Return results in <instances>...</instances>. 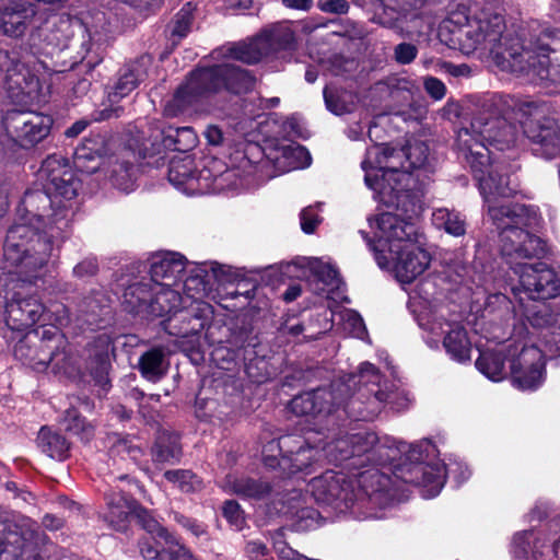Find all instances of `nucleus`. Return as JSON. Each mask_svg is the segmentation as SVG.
Returning a JSON list of instances; mask_svg holds the SVG:
<instances>
[{"mask_svg": "<svg viewBox=\"0 0 560 560\" xmlns=\"http://www.w3.org/2000/svg\"><path fill=\"white\" fill-rule=\"evenodd\" d=\"M35 234L26 224H14L7 233L3 257L9 277L0 280V298L4 299L2 314L11 332H24L40 322L46 307L34 293L32 283L44 276V269L51 253L50 242L34 243Z\"/></svg>", "mask_w": 560, "mask_h": 560, "instance_id": "obj_1", "label": "nucleus"}, {"mask_svg": "<svg viewBox=\"0 0 560 560\" xmlns=\"http://www.w3.org/2000/svg\"><path fill=\"white\" fill-rule=\"evenodd\" d=\"M494 104V97L486 98L485 110L476 114L468 127L460 128L456 138L458 151L470 165L486 202L495 196L511 197L517 189L503 173V164L491 158L490 147L499 151L513 148L520 138V127L490 110Z\"/></svg>", "mask_w": 560, "mask_h": 560, "instance_id": "obj_2", "label": "nucleus"}, {"mask_svg": "<svg viewBox=\"0 0 560 560\" xmlns=\"http://www.w3.org/2000/svg\"><path fill=\"white\" fill-rule=\"evenodd\" d=\"M458 42L465 54L489 55L503 71L528 79H555L547 56L544 55L537 66L534 62L535 38L525 44L520 36L506 32L503 15L491 9H482L468 19L459 30Z\"/></svg>", "mask_w": 560, "mask_h": 560, "instance_id": "obj_3", "label": "nucleus"}, {"mask_svg": "<svg viewBox=\"0 0 560 560\" xmlns=\"http://www.w3.org/2000/svg\"><path fill=\"white\" fill-rule=\"evenodd\" d=\"M39 174L45 179L44 190H32L24 195L19 208L20 222L16 224H26L32 230L35 234L33 244L39 237L48 240L52 247L54 240L61 237L69 226L79 180L57 156H48Z\"/></svg>", "mask_w": 560, "mask_h": 560, "instance_id": "obj_4", "label": "nucleus"}, {"mask_svg": "<svg viewBox=\"0 0 560 560\" xmlns=\"http://www.w3.org/2000/svg\"><path fill=\"white\" fill-rule=\"evenodd\" d=\"M499 198H491L488 213L500 232L501 254L513 269L527 265L524 260L540 258L545 252V243L536 235L523 228H534L538 224L537 212L525 205H497Z\"/></svg>", "mask_w": 560, "mask_h": 560, "instance_id": "obj_5", "label": "nucleus"}, {"mask_svg": "<svg viewBox=\"0 0 560 560\" xmlns=\"http://www.w3.org/2000/svg\"><path fill=\"white\" fill-rule=\"evenodd\" d=\"M386 205L393 206L396 212H383L375 219L369 218L370 228L374 230L376 241L374 243L368 234L361 231L374 253L380 268L389 267L388 255L404 248L407 243L420 241L421 234L413 222V217L420 211L419 202L409 190L397 189L396 192L386 196Z\"/></svg>", "mask_w": 560, "mask_h": 560, "instance_id": "obj_6", "label": "nucleus"}, {"mask_svg": "<svg viewBox=\"0 0 560 560\" xmlns=\"http://www.w3.org/2000/svg\"><path fill=\"white\" fill-rule=\"evenodd\" d=\"M253 86L254 78L231 62L197 69L165 104L164 115L175 117L199 98L222 89L240 94L249 91Z\"/></svg>", "mask_w": 560, "mask_h": 560, "instance_id": "obj_7", "label": "nucleus"}, {"mask_svg": "<svg viewBox=\"0 0 560 560\" xmlns=\"http://www.w3.org/2000/svg\"><path fill=\"white\" fill-rule=\"evenodd\" d=\"M16 360L36 372L51 369L55 373L73 374L82 369L79 358L71 351L69 342L56 326L26 334L14 346Z\"/></svg>", "mask_w": 560, "mask_h": 560, "instance_id": "obj_8", "label": "nucleus"}, {"mask_svg": "<svg viewBox=\"0 0 560 560\" xmlns=\"http://www.w3.org/2000/svg\"><path fill=\"white\" fill-rule=\"evenodd\" d=\"M357 377L355 383H359L360 387L347 401L343 399L341 405L348 417L371 421L378 416L385 404L396 410L406 406L407 398L404 393L393 383L382 384L381 375L372 363H362Z\"/></svg>", "mask_w": 560, "mask_h": 560, "instance_id": "obj_9", "label": "nucleus"}, {"mask_svg": "<svg viewBox=\"0 0 560 560\" xmlns=\"http://www.w3.org/2000/svg\"><path fill=\"white\" fill-rule=\"evenodd\" d=\"M194 283L201 287L197 289V293L206 291V284L198 277L185 280V298L174 289L175 285L133 283L126 289L124 300L131 312L147 311L150 315L162 317L179 311L186 304L187 299H197L196 294L190 293Z\"/></svg>", "mask_w": 560, "mask_h": 560, "instance_id": "obj_10", "label": "nucleus"}, {"mask_svg": "<svg viewBox=\"0 0 560 560\" xmlns=\"http://www.w3.org/2000/svg\"><path fill=\"white\" fill-rule=\"evenodd\" d=\"M0 71L5 74L10 97L16 103L46 102L50 94L49 73L39 61L21 63L15 51L0 50Z\"/></svg>", "mask_w": 560, "mask_h": 560, "instance_id": "obj_11", "label": "nucleus"}, {"mask_svg": "<svg viewBox=\"0 0 560 560\" xmlns=\"http://www.w3.org/2000/svg\"><path fill=\"white\" fill-rule=\"evenodd\" d=\"M398 450L406 452L408 459L416 463L408 471L410 476L404 477V480L421 487L424 498H434L440 493L447 474H452L458 483L464 482L470 477V470L460 464L446 467L440 462L433 464L422 463L424 459L423 453L429 454L434 451V445L428 440L411 445L400 442Z\"/></svg>", "mask_w": 560, "mask_h": 560, "instance_id": "obj_12", "label": "nucleus"}, {"mask_svg": "<svg viewBox=\"0 0 560 560\" xmlns=\"http://www.w3.org/2000/svg\"><path fill=\"white\" fill-rule=\"evenodd\" d=\"M402 156L404 152L383 144H374L366 150L361 163L365 173L364 182L383 202H387L386 196L396 192L397 189L408 190L409 176L399 173Z\"/></svg>", "mask_w": 560, "mask_h": 560, "instance_id": "obj_13", "label": "nucleus"}, {"mask_svg": "<svg viewBox=\"0 0 560 560\" xmlns=\"http://www.w3.org/2000/svg\"><path fill=\"white\" fill-rule=\"evenodd\" d=\"M326 457L336 464L349 462V467L360 468L369 464L383 465L395 459L390 446L381 443L374 432L359 431L328 442L324 446Z\"/></svg>", "mask_w": 560, "mask_h": 560, "instance_id": "obj_14", "label": "nucleus"}, {"mask_svg": "<svg viewBox=\"0 0 560 560\" xmlns=\"http://www.w3.org/2000/svg\"><path fill=\"white\" fill-rule=\"evenodd\" d=\"M294 46L291 25L279 23L265 28L249 43L237 44L228 49V57L245 63H256L262 57Z\"/></svg>", "mask_w": 560, "mask_h": 560, "instance_id": "obj_15", "label": "nucleus"}, {"mask_svg": "<svg viewBox=\"0 0 560 560\" xmlns=\"http://www.w3.org/2000/svg\"><path fill=\"white\" fill-rule=\"evenodd\" d=\"M234 176L235 173L229 170L213 175L208 166L196 175L194 161L189 158L173 160L168 168L170 183L188 195L222 191L226 187V182Z\"/></svg>", "mask_w": 560, "mask_h": 560, "instance_id": "obj_16", "label": "nucleus"}, {"mask_svg": "<svg viewBox=\"0 0 560 560\" xmlns=\"http://www.w3.org/2000/svg\"><path fill=\"white\" fill-rule=\"evenodd\" d=\"M52 118L36 110L10 109L2 124L7 136L19 147L31 149L43 141L50 132Z\"/></svg>", "mask_w": 560, "mask_h": 560, "instance_id": "obj_17", "label": "nucleus"}, {"mask_svg": "<svg viewBox=\"0 0 560 560\" xmlns=\"http://www.w3.org/2000/svg\"><path fill=\"white\" fill-rule=\"evenodd\" d=\"M520 287L513 289L514 295L523 305L525 300L544 301L560 293V281L555 271L545 262L524 265L516 269Z\"/></svg>", "mask_w": 560, "mask_h": 560, "instance_id": "obj_18", "label": "nucleus"}, {"mask_svg": "<svg viewBox=\"0 0 560 560\" xmlns=\"http://www.w3.org/2000/svg\"><path fill=\"white\" fill-rule=\"evenodd\" d=\"M135 515L154 539V544L149 541L141 544L140 551L144 560H196L189 550L179 544L156 520L151 517L145 510L138 506V512Z\"/></svg>", "mask_w": 560, "mask_h": 560, "instance_id": "obj_19", "label": "nucleus"}, {"mask_svg": "<svg viewBox=\"0 0 560 560\" xmlns=\"http://www.w3.org/2000/svg\"><path fill=\"white\" fill-rule=\"evenodd\" d=\"M512 552L517 560H560V533L520 532L514 535Z\"/></svg>", "mask_w": 560, "mask_h": 560, "instance_id": "obj_20", "label": "nucleus"}, {"mask_svg": "<svg viewBox=\"0 0 560 560\" xmlns=\"http://www.w3.org/2000/svg\"><path fill=\"white\" fill-rule=\"evenodd\" d=\"M512 380L516 387L523 390H534L545 378V362L540 349L535 346H524L520 342V350L511 364Z\"/></svg>", "mask_w": 560, "mask_h": 560, "instance_id": "obj_21", "label": "nucleus"}, {"mask_svg": "<svg viewBox=\"0 0 560 560\" xmlns=\"http://www.w3.org/2000/svg\"><path fill=\"white\" fill-rule=\"evenodd\" d=\"M310 489L317 502L346 508L354 499L352 482L343 472L327 470L322 476L312 479Z\"/></svg>", "mask_w": 560, "mask_h": 560, "instance_id": "obj_22", "label": "nucleus"}, {"mask_svg": "<svg viewBox=\"0 0 560 560\" xmlns=\"http://www.w3.org/2000/svg\"><path fill=\"white\" fill-rule=\"evenodd\" d=\"M389 268L398 281L410 283L420 277L431 264V255L423 248L421 242L407 243L404 248L389 254Z\"/></svg>", "mask_w": 560, "mask_h": 560, "instance_id": "obj_23", "label": "nucleus"}, {"mask_svg": "<svg viewBox=\"0 0 560 560\" xmlns=\"http://www.w3.org/2000/svg\"><path fill=\"white\" fill-rule=\"evenodd\" d=\"M72 33L69 19L60 18L56 22L47 21L32 30L28 46L33 54H51L54 49L68 46Z\"/></svg>", "mask_w": 560, "mask_h": 560, "instance_id": "obj_24", "label": "nucleus"}, {"mask_svg": "<svg viewBox=\"0 0 560 560\" xmlns=\"http://www.w3.org/2000/svg\"><path fill=\"white\" fill-rule=\"evenodd\" d=\"M430 330L434 335H444L443 347L453 360L460 363L470 360V341L459 323L435 318Z\"/></svg>", "mask_w": 560, "mask_h": 560, "instance_id": "obj_25", "label": "nucleus"}, {"mask_svg": "<svg viewBox=\"0 0 560 560\" xmlns=\"http://www.w3.org/2000/svg\"><path fill=\"white\" fill-rule=\"evenodd\" d=\"M137 158L133 152L124 149L116 155H112L103 162L104 173L110 184L125 192L135 188L138 168L135 165Z\"/></svg>", "mask_w": 560, "mask_h": 560, "instance_id": "obj_26", "label": "nucleus"}, {"mask_svg": "<svg viewBox=\"0 0 560 560\" xmlns=\"http://www.w3.org/2000/svg\"><path fill=\"white\" fill-rule=\"evenodd\" d=\"M278 446L282 453L280 466L288 469L290 474L302 471L310 467L317 459L318 451L305 443L301 436H282Z\"/></svg>", "mask_w": 560, "mask_h": 560, "instance_id": "obj_27", "label": "nucleus"}, {"mask_svg": "<svg viewBox=\"0 0 560 560\" xmlns=\"http://www.w3.org/2000/svg\"><path fill=\"white\" fill-rule=\"evenodd\" d=\"M186 268L185 257L178 253L159 252L150 258L151 279L148 283L178 285Z\"/></svg>", "mask_w": 560, "mask_h": 560, "instance_id": "obj_28", "label": "nucleus"}, {"mask_svg": "<svg viewBox=\"0 0 560 560\" xmlns=\"http://www.w3.org/2000/svg\"><path fill=\"white\" fill-rule=\"evenodd\" d=\"M523 132L532 142L539 145L535 151L547 159L553 158L560 150V127L553 119H527L523 124Z\"/></svg>", "mask_w": 560, "mask_h": 560, "instance_id": "obj_29", "label": "nucleus"}, {"mask_svg": "<svg viewBox=\"0 0 560 560\" xmlns=\"http://www.w3.org/2000/svg\"><path fill=\"white\" fill-rule=\"evenodd\" d=\"M37 15L36 7L25 1H12L0 11V31L10 37H21Z\"/></svg>", "mask_w": 560, "mask_h": 560, "instance_id": "obj_30", "label": "nucleus"}, {"mask_svg": "<svg viewBox=\"0 0 560 560\" xmlns=\"http://www.w3.org/2000/svg\"><path fill=\"white\" fill-rule=\"evenodd\" d=\"M104 521L116 530H125L130 518L138 512V504L122 490L110 488L104 495Z\"/></svg>", "mask_w": 560, "mask_h": 560, "instance_id": "obj_31", "label": "nucleus"}, {"mask_svg": "<svg viewBox=\"0 0 560 560\" xmlns=\"http://www.w3.org/2000/svg\"><path fill=\"white\" fill-rule=\"evenodd\" d=\"M520 350V342L513 341L501 345L495 349H487L480 352L476 360V368L486 377L493 382H499L504 377V360L508 359L512 363Z\"/></svg>", "mask_w": 560, "mask_h": 560, "instance_id": "obj_32", "label": "nucleus"}, {"mask_svg": "<svg viewBox=\"0 0 560 560\" xmlns=\"http://www.w3.org/2000/svg\"><path fill=\"white\" fill-rule=\"evenodd\" d=\"M110 341L106 335L98 336L84 350V369L102 385L107 383Z\"/></svg>", "mask_w": 560, "mask_h": 560, "instance_id": "obj_33", "label": "nucleus"}, {"mask_svg": "<svg viewBox=\"0 0 560 560\" xmlns=\"http://www.w3.org/2000/svg\"><path fill=\"white\" fill-rule=\"evenodd\" d=\"M560 52V31H544L535 37V54L534 62L538 65L539 59L542 56L549 58V69L555 79L538 80L537 78L529 77V80L534 83H542L546 81L557 82L560 79V69L553 65V61L558 60L557 54Z\"/></svg>", "mask_w": 560, "mask_h": 560, "instance_id": "obj_34", "label": "nucleus"}, {"mask_svg": "<svg viewBox=\"0 0 560 560\" xmlns=\"http://www.w3.org/2000/svg\"><path fill=\"white\" fill-rule=\"evenodd\" d=\"M346 386L343 384H335L331 388H317L311 390L312 409L314 417H326L337 411L343 404V394Z\"/></svg>", "mask_w": 560, "mask_h": 560, "instance_id": "obj_35", "label": "nucleus"}, {"mask_svg": "<svg viewBox=\"0 0 560 560\" xmlns=\"http://www.w3.org/2000/svg\"><path fill=\"white\" fill-rule=\"evenodd\" d=\"M272 160L281 172L304 168L311 164L310 152L298 143H290L278 148Z\"/></svg>", "mask_w": 560, "mask_h": 560, "instance_id": "obj_36", "label": "nucleus"}, {"mask_svg": "<svg viewBox=\"0 0 560 560\" xmlns=\"http://www.w3.org/2000/svg\"><path fill=\"white\" fill-rule=\"evenodd\" d=\"M222 487L241 497L258 500L266 498L271 491L267 481L231 475L225 478Z\"/></svg>", "mask_w": 560, "mask_h": 560, "instance_id": "obj_37", "label": "nucleus"}, {"mask_svg": "<svg viewBox=\"0 0 560 560\" xmlns=\"http://www.w3.org/2000/svg\"><path fill=\"white\" fill-rule=\"evenodd\" d=\"M104 152V139L101 136L85 139L74 151V165L78 170L86 173H94L98 168V163L89 165L102 158Z\"/></svg>", "mask_w": 560, "mask_h": 560, "instance_id": "obj_38", "label": "nucleus"}, {"mask_svg": "<svg viewBox=\"0 0 560 560\" xmlns=\"http://www.w3.org/2000/svg\"><path fill=\"white\" fill-rule=\"evenodd\" d=\"M398 151L404 152V156L400 160L399 173H405L409 176V183L411 182L410 172L416 168H420L425 165L429 156L428 145L420 141L413 140L408 142L407 147L399 149Z\"/></svg>", "mask_w": 560, "mask_h": 560, "instance_id": "obj_39", "label": "nucleus"}, {"mask_svg": "<svg viewBox=\"0 0 560 560\" xmlns=\"http://www.w3.org/2000/svg\"><path fill=\"white\" fill-rule=\"evenodd\" d=\"M182 448L178 435L170 432H161L152 448V457L156 463H175L179 459Z\"/></svg>", "mask_w": 560, "mask_h": 560, "instance_id": "obj_40", "label": "nucleus"}, {"mask_svg": "<svg viewBox=\"0 0 560 560\" xmlns=\"http://www.w3.org/2000/svg\"><path fill=\"white\" fill-rule=\"evenodd\" d=\"M432 222L439 230H444L453 236H463L466 233L464 217L448 208H438L432 213Z\"/></svg>", "mask_w": 560, "mask_h": 560, "instance_id": "obj_41", "label": "nucleus"}, {"mask_svg": "<svg viewBox=\"0 0 560 560\" xmlns=\"http://www.w3.org/2000/svg\"><path fill=\"white\" fill-rule=\"evenodd\" d=\"M145 78V72L139 65L125 70L120 74L113 90L108 93V101L114 104L132 92L137 85Z\"/></svg>", "mask_w": 560, "mask_h": 560, "instance_id": "obj_42", "label": "nucleus"}, {"mask_svg": "<svg viewBox=\"0 0 560 560\" xmlns=\"http://www.w3.org/2000/svg\"><path fill=\"white\" fill-rule=\"evenodd\" d=\"M37 441L40 450L49 457L58 460H62L67 457L69 443L61 434L48 428H42Z\"/></svg>", "mask_w": 560, "mask_h": 560, "instance_id": "obj_43", "label": "nucleus"}, {"mask_svg": "<svg viewBox=\"0 0 560 560\" xmlns=\"http://www.w3.org/2000/svg\"><path fill=\"white\" fill-rule=\"evenodd\" d=\"M138 366L144 378L158 382L165 374L162 350L154 348L144 352L139 359Z\"/></svg>", "mask_w": 560, "mask_h": 560, "instance_id": "obj_44", "label": "nucleus"}, {"mask_svg": "<svg viewBox=\"0 0 560 560\" xmlns=\"http://www.w3.org/2000/svg\"><path fill=\"white\" fill-rule=\"evenodd\" d=\"M324 98L327 109L336 115L349 113L354 106V96L351 93L330 86L324 89Z\"/></svg>", "mask_w": 560, "mask_h": 560, "instance_id": "obj_45", "label": "nucleus"}, {"mask_svg": "<svg viewBox=\"0 0 560 560\" xmlns=\"http://www.w3.org/2000/svg\"><path fill=\"white\" fill-rule=\"evenodd\" d=\"M164 478L185 493L196 492L202 488V481L191 470H166Z\"/></svg>", "mask_w": 560, "mask_h": 560, "instance_id": "obj_46", "label": "nucleus"}, {"mask_svg": "<svg viewBox=\"0 0 560 560\" xmlns=\"http://www.w3.org/2000/svg\"><path fill=\"white\" fill-rule=\"evenodd\" d=\"M385 84L390 96L402 102H410L413 94L419 91L417 83L407 77L387 78Z\"/></svg>", "mask_w": 560, "mask_h": 560, "instance_id": "obj_47", "label": "nucleus"}, {"mask_svg": "<svg viewBox=\"0 0 560 560\" xmlns=\"http://www.w3.org/2000/svg\"><path fill=\"white\" fill-rule=\"evenodd\" d=\"M196 135L190 127L168 128L167 136L164 139V145L175 144V149L179 151H188L196 144Z\"/></svg>", "mask_w": 560, "mask_h": 560, "instance_id": "obj_48", "label": "nucleus"}, {"mask_svg": "<svg viewBox=\"0 0 560 560\" xmlns=\"http://www.w3.org/2000/svg\"><path fill=\"white\" fill-rule=\"evenodd\" d=\"M63 422L68 431L78 435L83 441H89L93 435V425L79 417L75 410H68Z\"/></svg>", "mask_w": 560, "mask_h": 560, "instance_id": "obj_49", "label": "nucleus"}, {"mask_svg": "<svg viewBox=\"0 0 560 560\" xmlns=\"http://www.w3.org/2000/svg\"><path fill=\"white\" fill-rule=\"evenodd\" d=\"M192 5L186 3L175 15L172 34L184 37L189 32L192 22Z\"/></svg>", "mask_w": 560, "mask_h": 560, "instance_id": "obj_50", "label": "nucleus"}, {"mask_svg": "<svg viewBox=\"0 0 560 560\" xmlns=\"http://www.w3.org/2000/svg\"><path fill=\"white\" fill-rule=\"evenodd\" d=\"M311 390L304 392L294 396L290 404L289 409L298 417H314V409H312Z\"/></svg>", "mask_w": 560, "mask_h": 560, "instance_id": "obj_51", "label": "nucleus"}, {"mask_svg": "<svg viewBox=\"0 0 560 560\" xmlns=\"http://www.w3.org/2000/svg\"><path fill=\"white\" fill-rule=\"evenodd\" d=\"M232 342L240 351H243V358L247 359L255 353L254 348L258 345V338L252 331L243 330L233 337Z\"/></svg>", "mask_w": 560, "mask_h": 560, "instance_id": "obj_52", "label": "nucleus"}, {"mask_svg": "<svg viewBox=\"0 0 560 560\" xmlns=\"http://www.w3.org/2000/svg\"><path fill=\"white\" fill-rule=\"evenodd\" d=\"M315 273L326 285L330 287L331 289H339L341 280L339 278L338 270L335 269L331 265L319 264L315 267Z\"/></svg>", "mask_w": 560, "mask_h": 560, "instance_id": "obj_53", "label": "nucleus"}, {"mask_svg": "<svg viewBox=\"0 0 560 560\" xmlns=\"http://www.w3.org/2000/svg\"><path fill=\"white\" fill-rule=\"evenodd\" d=\"M223 515L236 529H242L245 524L244 513L235 501H226L223 505Z\"/></svg>", "mask_w": 560, "mask_h": 560, "instance_id": "obj_54", "label": "nucleus"}, {"mask_svg": "<svg viewBox=\"0 0 560 560\" xmlns=\"http://www.w3.org/2000/svg\"><path fill=\"white\" fill-rule=\"evenodd\" d=\"M345 329H348L357 338H362L365 334V326L362 317L353 312L347 311L343 315Z\"/></svg>", "mask_w": 560, "mask_h": 560, "instance_id": "obj_55", "label": "nucleus"}, {"mask_svg": "<svg viewBox=\"0 0 560 560\" xmlns=\"http://www.w3.org/2000/svg\"><path fill=\"white\" fill-rule=\"evenodd\" d=\"M395 60L400 65H408L415 60L418 49L410 43H400L394 50Z\"/></svg>", "mask_w": 560, "mask_h": 560, "instance_id": "obj_56", "label": "nucleus"}, {"mask_svg": "<svg viewBox=\"0 0 560 560\" xmlns=\"http://www.w3.org/2000/svg\"><path fill=\"white\" fill-rule=\"evenodd\" d=\"M301 229L304 233L311 234L315 231L320 219L314 207H306L300 214Z\"/></svg>", "mask_w": 560, "mask_h": 560, "instance_id": "obj_57", "label": "nucleus"}, {"mask_svg": "<svg viewBox=\"0 0 560 560\" xmlns=\"http://www.w3.org/2000/svg\"><path fill=\"white\" fill-rule=\"evenodd\" d=\"M423 86L425 92L434 100L440 101L445 96L446 86L445 84L434 78V77H425L423 79Z\"/></svg>", "mask_w": 560, "mask_h": 560, "instance_id": "obj_58", "label": "nucleus"}, {"mask_svg": "<svg viewBox=\"0 0 560 560\" xmlns=\"http://www.w3.org/2000/svg\"><path fill=\"white\" fill-rule=\"evenodd\" d=\"M318 8L327 13L346 14L350 5L347 0H319Z\"/></svg>", "mask_w": 560, "mask_h": 560, "instance_id": "obj_59", "label": "nucleus"}, {"mask_svg": "<svg viewBox=\"0 0 560 560\" xmlns=\"http://www.w3.org/2000/svg\"><path fill=\"white\" fill-rule=\"evenodd\" d=\"M174 520L184 528H187L189 532H191L195 536H200L206 532L205 526L201 523L197 522L196 520H191L183 514L176 513L174 515Z\"/></svg>", "mask_w": 560, "mask_h": 560, "instance_id": "obj_60", "label": "nucleus"}, {"mask_svg": "<svg viewBox=\"0 0 560 560\" xmlns=\"http://www.w3.org/2000/svg\"><path fill=\"white\" fill-rule=\"evenodd\" d=\"M73 271L79 277L92 276L97 271V264L94 259H85L79 262Z\"/></svg>", "mask_w": 560, "mask_h": 560, "instance_id": "obj_61", "label": "nucleus"}, {"mask_svg": "<svg viewBox=\"0 0 560 560\" xmlns=\"http://www.w3.org/2000/svg\"><path fill=\"white\" fill-rule=\"evenodd\" d=\"M441 69L450 73L453 77H466L470 73V69L467 65H454L451 62H443Z\"/></svg>", "mask_w": 560, "mask_h": 560, "instance_id": "obj_62", "label": "nucleus"}, {"mask_svg": "<svg viewBox=\"0 0 560 560\" xmlns=\"http://www.w3.org/2000/svg\"><path fill=\"white\" fill-rule=\"evenodd\" d=\"M266 546L259 541H249L246 552L252 560H260L266 555Z\"/></svg>", "mask_w": 560, "mask_h": 560, "instance_id": "obj_63", "label": "nucleus"}, {"mask_svg": "<svg viewBox=\"0 0 560 560\" xmlns=\"http://www.w3.org/2000/svg\"><path fill=\"white\" fill-rule=\"evenodd\" d=\"M207 266H209V269L213 273V277L219 280L223 281L226 279V277L230 275V267L220 265L215 261L209 262Z\"/></svg>", "mask_w": 560, "mask_h": 560, "instance_id": "obj_64", "label": "nucleus"}]
</instances>
